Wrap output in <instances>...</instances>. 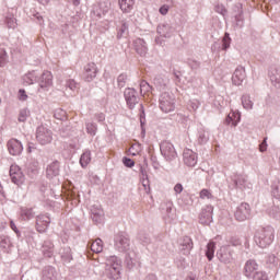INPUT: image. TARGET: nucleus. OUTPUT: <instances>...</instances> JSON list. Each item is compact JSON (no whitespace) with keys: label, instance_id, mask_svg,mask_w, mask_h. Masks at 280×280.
Listing matches in <instances>:
<instances>
[{"label":"nucleus","instance_id":"6e6d98bb","mask_svg":"<svg viewBox=\"0 0 280 280\" xmlns=\"http://www.w3.org/2000/svg\"><path fill=\"white\" fill-rule=\"evenodd\" d=\"M145 280H156L155 273H149Z\"/></svg>","mask_w":280,"mask_h":280},{"label":"nucleus","instance_id":"b1692460","mask_svg":"<svg viewBox=\"0 0 280 280\" xmlns=\"http://www.w3.org/2000/svg\"><path fill=\"white\" fill-rule=\"evenodd\" d=\"M54 243H51V241H45L44 245H43V252L44 255H46L47 257H51L52 253H54Z\"/></svg>","mask_w":280,"mask_h":280},{"label":"nucleus","instance_id":"7c9ffc66","mask_svg":"<svg viewBox=\"0 0 280 280\" xmlns=\"http://www.w3.org/2000/svg\"><path fill=\"white\" fill-rule=\"evenodd\" d=\"M35 213L33 209H22L21 217L24 221H30L31 218H34Z\"/></svg>","mask_w":280,"mask_h":280},{"label":"nucleus","instance_id":"680f3d73","mask_svg":"<svg viewBox=\"0 0 280 280\" xmlns=\"http://www.w3.org/2000/svg\"><path fill=\"white\" fill-rule=\"evenodd\" d=\"M187 280H195V279L190 278V279H187Z\"/></svg>","mask_w":280,"mask_h":280},{"label":"nucleus","instance_id":"c85d7f7f","mask_svg":"<svg viewBox=\"0 0 280 280\" xmlns=\"http://www.w3.org/2000/svg\"><path fill=\"white\" fill-rule=\"evenodd\" d=\"M91 249L92 252H103L104 249V244H103V241H101V237H97L96 241H94L92 244H91Z\"/></svg>","mask_w":280,"mask_h":280},{"label":"nucleus","instance_id":"4c0bfd02","mask_svg":"<svg viewBox=\"0 0 280 280\" xmlns=\"http://www.w3.org/2000/svg\"><path fill=\"white\" fill-rule=\"evenodd\" d=\"M270 215H272V218H276L277 221H280V208L275 207V209L270 211Z\"/></svg>","mask_w":280,"mask_h":280},{"label":"nucleus","instance_id":"de8ad7c7","mask_svg":"<svg viewBox=\"0 0 280 280\" xmlns=\"http://www.w3.org/2000/svg\"><path fill=\"white\" fill-rule=\"evenodd\" d=\"M243 106L246 107L247 109H250L253 107V103L252 101H247V97H245L243 101Z\"/></svg>","mask_w":280,"mask_h":280},{"label":"nucleus","instance_id":"f257e3e1","mask_svg":"<svg viewBox=\"0 0 280 280\" xmlns=\"http://www.w3.org/2000/svg\"><path fill=\"white\" fill-rule=\"evenodd\" d=\"M254 240L258 247H268L273 243L275 240V230L271 225L266 228H258L254 235Z\"/></svg>","mask_w":280,"mask_h":280},{"label":"nucleus","instance_id":"a19ab883","mask_svg":"<svg viewBox=\"0 0 280 280\" xmlns=\"http://www.w3.org/2000/svg\"><path fill=\"white\" fill-rule=\"evenodd\" d=\"M67 85H68V88H70L71 91H78L79 85H78L77 81L70 80V81H68Z\"/></svg>","mask_w":280,"mask_h":280},{"label":"nucleus","instance_id":"4be33fe9","mask_svg":"<svg viewBox=\"0 0 280 280\" xmlns=\"http://www.w3.org/2000/svg\"><path fill=\"white\" fill-rule=\"evenodd\" d=\"M234 182H235V186L240 187L241 189H246V187H250L248 177H246L245 175H238V177H236Z\"/></svg>","mask_w":280,"mask_h":280},{"label":"nucleus","instance_id":"dca6fc26","mask_svg":"<svg viewBox=\"0 0 280 280\" xmlns=\"http://www.w3.org/2000/svg\"><path fill=\"white\" fill-rule=\"evenodd\" d=\"M160 108L163 109V112H173V109H175V105L168 95L161 97Z\"/></svg>","mask_w":280,"mask_h":280},{"label":"nucleus","instance_id":"f03ea898","mask_svg":"<svg viewBox=\"0 0 280 280\" xmlns=\"http://www.w3.org/2000/svg\"><path fill=\"white\" fill-rule=\"evenodd\" d=\"M122 261L119 257L110 256L106 259L105 272L108 279L118 280L121 276Z\"/></svg>","mask_w":280,"mask_h":280},{"label":"nucleus","instance_id":"bb28decb","mask_svg":"<svg viewBox=\"0 0 280 280\" xmlns=\"http://www.w3.org/2000/svg\"><path fill=\"white\" fill-rule=\"evenodd\" d=\"M141 174H142V186L144 187L145 191L149 194L151 191V186H150V179L148 177V173L141 168Z\"/></svg>","mask_w":280,"mask_h":280},{"label":"nucleus","instance_id":"bf43d9fd","mask_svg":"<svg viewBox=\"0 0 280 280\" xmlns=\"http://www.w3.org/2000/svg\"><path fill=\"white\" fill-rule=\"evenodd\" d=\"M2 191H3V187L2 185H0V194H2Z\"/></svg>","mask_w":280,"mask_h":280},{"label":"nucleus","instance_id":"423d86ee","mask_svg":"<svg viewBox=\"0 0 280 280\" xmlns=\"http://www.w3.org/2000/svg\"><path fill=\"white\" fill-rule=\"evenodd\" d=\"M250 215L249 203H240V207L235 211V218L237 221H246Z\"/></svg>","mask_w":280,"mask_h":280},{"label":"nucleus","instance_id":"f3484780","mask_svg":"<svg viewBox=\"0 0 280 280\" xmlns=\"http://www.w3.org/2000/svg\"><path fill=\"white\" fill-rule=\"evenodd\" d=\"M60 174V163L58 161H55L46 168V175L49 178L57 177Z\"/></svg>","mask_w":280,"mask_h":280},{"label":"nucleus","instance_id":"e2e57ef3","mask_svg":"<svg viewBox=\"0 0 280 280\" xmlns=\"http://www.w3.org/2000/svg\"><path fill=\"white\" fill-rule=\"evenodd\" d=\"M279 163H280V160H279Z\"/></svg>","mask_w":280,"mask_h":280},{"label":"nucleus","instance_id":"a18cd8bd","mask_svg":"<svg viewBox=\"0 0 280 280\" xmlns=\"http://www.w3.org/2000/svg\"><path fill=\"white\" fill-rule=\"evenodd\" d=\"M86 129H88V132L89 133H95V131H96V125H93V122H89L88 125H86Z\"/></svg>","mask_w":280,"mask_h":280},{"label":"nucleus","instance_id":"49530a36","mask_svg":"<svg viewBox=\"0 0 280 280\" xmlns=\"http://www.w3.org/2000/svg\"><path fill=\"white\" fill-rule=\"evenodd\" d=\"M27 97H28V95H27L26 91H24L23 88H21V90L19 91V98L23 100V102H24V100H27Z\"/></svg>","mask_w":280,"mask_h":280},{"label":"nucleus","instance_id":"58836bf2","mask_svg":"<svg viewBox=\"0 0 280 280\" xmlns=\"http://www.w3.org/2000/svg\"><path fill=\"white\" fill-rule=\"evenodd\" d=\"M272 194L273 197L280 199V182H278L277 185L273 186Z\"/></svg>","mask_w":280,"mask_h":280},{"label":"nucleus","instance_id":"393cba45","mask_svg":"<svg viewBox=\"0 0 280 280\" xmlns=\"http://www.w3.org/2000/svg\"><path fill=\"white\" fill-rule=\"evenodd\" d=\"M44 279L55 280L56 279V269L54 267H46L43 271Z\"/></svg>","mask_w":280,"mask_h":280},{"label":"nucleus","instance_id":"c756f323","mask_svg":"<svg viewBox=\"0 0 280 280\" xmlns=\"http://www.w3.org/2000/svg\"><path fill=\"white\" fill-rule=\"evenodd\" d=\"M215 254V243H208L207 245V250H206V256L208 259H213Z\"/></svg>","mask_w":280,"mask_h":280},{"label":"nucleus","instance_id":"7ed1b4c3","mask_svg":"<svg viewBox=\"0 0 280 280\" xmlns=\"http://www.w3.org/2000/svg\"><path fill=\"white\" fill-rule=\"evenodd\" d=\"M10 177L15 185H23L25 182V175H23V172L19 165H11Z\"/></svg>","mask_w":280,"mask_h":280},{"label":"nucleus","instance_id":"ea45409f","mask_svg":"<svg viewBox=\"0 0 280 280\" xmlns=\"http://www.w3.org/2000/svg\"><path fill=\"white\" fill-rule=\"evenodd\" d=\"M230 44H231V37L228 33H225L223 37V48L228 49L230 47Z\"/></svg>","mask_w":280,"mask_h":280},{"label":"nucleus","instance_id":"f8f14e48","mask_svg":"<svg viewBox=\"0 0 280 280\" xmlns=\"http://www.w3.org/2000/svg\"><path fill=\"white\" fill-rule=\"evenodd\" d=\"M218 257L220 261H223L224 264H230L233 259L231 247H228V246L220 247L218 252Z\"/></svg>","mask_w":280,"mask_h":280},{"label":"nucleus","instance_id":"6e6552de","mask_svg":"<svg viewBox=\"0 0 280 280\" xmlns=\"http://www.w3.org/2000/svg\"><path fill=\"white\" fill-rule=\"evenodd\" d=\"M257 261H255V259H248L244 267L245 276H247V279L255 280V273H257Z\"/></svg>","mask_w":280,"mask_h":280},{"label":"nucleus","instance_id":"9d476101","mask_svg":"<svg viewBox=\"0 0 280 280\" xmlns=\"http://www.w3.org/2000/svg\"><path fill=\"white\" fill-rule=\"evenodd\" d=\"M125 97L130 109H133V107L139 103L133 88H127V91H125Z\"/></svg>","mask_w":280,"mask_h":280},{"label":"nucleus","instance_id":"473e14b6","mask_svg":"<svg viewBox=\"0 0 280 280\" xmlns=\"http://www.w3.org/2000/svg\"><path fill=\"white\" fill-rule=\"evenodd\" d=\"M128 31H129V25L127 23L122 22L120 27H118L117 37H124V35H126V33H128Z\"/></svg>","mask_w":280,"mask_h":280},{"label":"nucleus","instance_id":"412c9836","mask_svg":"<svg viewBox=\"0 0 280 280\" xmlns=\"http://www.w3.org/2000/svg\"><path fill=\"white\" fill-rule=\"evenodd\" d=\"M238 121H241V114L240 112H230V114L226 117V122L232 124V127H236Z\"/></svg>","mask_w":280,"mask_h":280},{"label":"nucleus","instance_id":"9b49d317","mask_svg":"<svg viewBox=\"0 0 280 280\" xmlns=\"http://www.w3.org/2000/svg\"><path fill=\"white\" fill-rule=\"evenodd\" d=\"M115 247L119 252H127L128 249H130L129 237H126L125 235H119L118 237H116Z\"/></svg>","mask_w":280,"mask_h":280},{"label":"nucleus","instance_id":"ddd939ff","mask_svg":"<svg viewBox=\"0 0 280 280\" xmlns=\"http://www.w3.org/2000/svg\"><path fill=\"white\" fill-rule=\"evenodd\" d=\"M97 69L96 63H88V66L84 69L83 78L84 81H93V78H96Z\"/></svg>","mask_w":280,"mask_h":280},{"label":"nucleus","instance_id":"e433bc0d","mask_svg":"<svg viewBox=\"0 0 280 280\" xmlns=\"http://www.w3.org/2000/svg\"><path fill=\"white\" fill-rule=\"evenodd\" d=\"M254 280H268L267 273H265L264 271H257L254 276Z\"/></svg>","mask_w":280,"mask_h":280},{"label":"nucleus","instance_id":"4468645a","mask_svg":"<svg viewBox=\"0 0 280 280\" xmlns=\"http://www.w3.org/2000/svg\"><path fill=\"white\" fill-rule=\"evenodd\" d=\"M161 152L164 153V155H167L168 158H174L176 155L175 148L171 141H162L160 143Z\"/></svg>","mask_w":280,"mask_h":280},{"label":"nucleus","instance_id":"4d7b16f0","mask_svg":"<svg viewBox=\"0 0 280 280\" xmlns=\"http://www.w3.org/2000/svg\"><path fill=\"white\" fill-rule=\"evenodd\" d=\"M10 225H11V228H12V231H14L15 233H18V228H16L14 221H11V222H10Z\"/></svg>","mask_w":280,"mask_h":280},{"label":"nucleus","instance_id":"1a4fd4ad","mask_svg":"<svg viewBox=\"0 0 280 280\" xmlns=\"http://www.w3.org/2000/svg\"><path fill=\"white\" fill-rule=\"evenodd\" d=\"M212 212H213V207L208 206L206 209L201 210V213L199 214V221L202 223V225H210L212 223Z\"/></svg>","mask_w":280,"mask_h":280},{"label":"nucleus","instance_id":"2f4dec72","mask_svg":"<svg viewBox=\"0 0 280 280\" xmlns=\"http://www.w3.org/2000/svg\"><path fill=\"white\" fill-rule=\"evenodd\" d=\"M194 244L191 243L190 237H186L184 245H182V249H184V255H189L190 249H192Z\"/></svg>","mask_w":280,"mask_h":280},{"label":"nucleus","instance_id":"052dcab7","mask_svg":"<svg viewBox=\"0 0 280 280\" xmlns=\"http://www.w3.org/2000/svg\"><path fill=\"white\" fill-rule=\"evenodd\" d=\"M42 129H44V127H39V128L37 129V131L39 132V131H42Z\"/></svg>","mask_w":280,"mask_h":280},{"label":"nucleus","instance_id":"aec40b11","mask_svg":"<svg viewBox=\"0 0 280 280\" xmlns=\"http://www.w3.org/2000/svg\"><path fill=\"white\" fill-rule=\"evenodd\" d=\"M119 9L124 13H130L135 7V0H118Z\"/></svg>","mask_w":280,"mask_h":280},{"label":"nucleus","instance_id":"8fccbe9b","mask_svg":"<svg viewBox=\"0 0 280 280\" xmlns=\"http://www.w3.org/2000/svg\"><path fill=\"white\" fill-rule=\"evenodd\" d=\"M166 213L168 214V218H173V203H168V207L166 209Z\"/></svg>","mask_w":280,"mask_h":280},{"label":"nucleus","instance_id":"a878e982","mask_svg":"<svg viewBox=\"0 0 280 280\" xmlns=\"http://www.w3.org/2000/svg\"><path fill=\"white\" fill-rule=\"evenodd\" d=\"M91 161H92L91 151H85L84 153H82L80 158V164L82 165V167H86V165H89Z\"/></svg>","mask_w":280,"mask_h":280},{"label":"nucleus","instance_id":"864d4df0","mask_svg":"<svg viewBox=\"0 0 280 280\" xmlns=\"http://www.w3.org/2000/svg\"><path fill=\"white\" fill-rule=\"evenodd\" d=\"M183 189H184V187L180 184H177L174 187L175 194H180V191H183Z\"/></svg>","mask_w":280,"mask_h":280},{"label":"nucleus","instance_id":"09e8293b","mask_svg":"<svg viewBox=\"0 0 280 280\" xmlns=\"http://www.w3.org/2000/svg\"><path fill=\"white\" fill-rule=\"evenodd\" d=\"M267 148H268L267 141H261L259 143V151H261V152L267 151Z\"/></svg>","mask_w":280,"mask_h":280},{"label":"nucleus","instance_id":"39448f33","mask_svg":"<svg viewBox=\"0 0 280 280\" xmlns=\"http://www.w3.org/2000/svg\"><path fill=\"white\" fill-rule=\"evenodd\" d=\"M52 83L54 75L51 71H44L38 80L39 88L44 89V91H48Z\"/></svg>","mask_w":280,"mask_h":280},{"label":"nucleus","instance_id":"2eb2a0df","mask_svg":"<svg viewBox=\"0 0 280 280\" xmlns=\"http://www.w3.org/2000/svg\"><path fill=\"white\" fill-rule=\"evenodd\" d=\"M246 78V71L243 67H238L237 69H235L233 75H232V82L235 85H242L243 81Z\"/></svg>","mask_w":280,"mask_h":280},{"label":"nucleus","instance_id":"13d9d810","mask_svg":"<svg viewBox=\"0 0 280 280\" xmlns=\"http://www.w3.org/2000/svg\"><path fill=\"white\" fill-rule=\"evenodd\" d=\"M35 148L33 142L28 143V153H32L33 149Z\"/></svg>","mask_w":280,"mask_h":280},{"label":"nucleus","instance_id":"37998d69","mask_svg":"<svg viewBox=\"0 0 280 280\" xmlns=\"http://www.w3.org/2000/svg\"><path fill=\"white\" fill-rule=\"evenodd\" d=\"M23 82H24V84H26V85H31L32 83H34L33 78H32V74H31V73H27L26 75H24Z\"/></svg>","mask_w":280,"mask_h":280},{"label":"nucleus","instance_id":"5fc2aeb1","mask_svg":"<svg viewBox=\"0 0 280 280\" xmlns=\"http://www.w3.org/2000/svg\"><path fill=\"white\" fill-rule=\"evenodd\" d=\"M144 88H150V85H149V83H147V81H142L140 83V91H141V93H143Z\"/></svg>","mask_w":280,"mask_h":280},{"label":"nucleus","instance_id":"72a5a7b5","mask_svg":"<svg viewBox=\"0 0 280 280\" xmlns=\"http://www.w3.org/2000/svg\"><path fill=\"white\" fill-rule=\"evenodd\" d=\"M8 62V52L5 49H0V67H5Z\"/></svg>","mask_w":280,"mask_h":280},{"label":"nucleus","instance_id":"c9c22d12","mask_svg":"<svg viewBox=\"0 0 280 280\" xmlns=\"http://www.w3.org/2000/svg\"><path fill=\"white\" fill-rule=\"evenodd\" d=\"M27 117H30V109H21L19 115V121H26Z\"/></svg>","mask_w":280,"mask_h":280},{"label":"nucleus","instance_id":"5701e85b","mask_svg":"<svg viewBox=\"0 0 280 280\" xmlns=\"http://www.w3.org/2000/svg\"><path fill=\"white\" fill-rule=\"evenodd\" d=\"M0 247L4 252H10L12 247V243L10 241V237L8 235H0Z\"/></svg>","mask_w":280,"mask_h":280},{"label":"nucleus","instance_id":"79ce46f5","mask_svg":"<svg viewBox=\"0 0 280 280\" xmlns=\"http://www.w3.org/2000/svg\"><path fill=\"white\" fill-rule=\"evenodd\" d=\"M122 163L127 167H133L135 161L131 160V158H122Z\"/></svg>","mask_w":280,"mask_h":280},{"label":"nucleus","instance_id":"3c124183","mask_svg":"<svg viewBox=\"0 0 280 280\" xmlns=\"http://www.w3.org/2000/svg\"><path fill=\"white\" fill-rule=\"evenodd\" d=\"M168 11H170L168 5H161L160 13H162L163 15H166Z\"/></svg>","mask_w":280,"mask_h":280},{"label":"nucleus","instance_id":"cd10ccee","mask_svg":"<svg viewBox=\"0 0 280 280\" xmlns=\"http://www.w3.org/2000/svg\"><path fill=\"white\" fill-rule=\"evenodd\" d=\"M141 151H142V145L140 141H135V143H131L129 149V153H131V155H138L139 153H141Z\"/></svg>","mask_w":280,"mask_h":280},{"label":"nucleus","instance_id":"6ab92c4d","mask_svg":"<svg viewBox=\"0 0 280 280\" xmlns=\"http://www.w3.org/2000/svg\"><path fill=\"white\" fill-rule=\"evenodd\" d=\"M8 149L12 155H19L23 151V145L21 141H9Z\"/></svg>","mask_w":280,"mask_h":280},{"label":"nucleus","instance_id":"a211bd4d","mask_svg":"<svg viewBox=\"0 0 280 280\" xmlns=\"http://www.w3.org/2000/svg\"><path fill=\"white\" fill-rule=\"evenodd\" d=\"M92 219L95 223H103L104 221V209L102 207H92L91 209Z\"/></svg>","mask_w":280,"mask_h":280},{"label":"nucleus","instance_id":"c03bdc74","mask_svg":"<svg viewBox=\"0 0 280 280\" xmlns=\"http://www.w3.org/2000/svg\"><path fill=\"white\" fill-rule=\"evenodd\" d=\"M128 75H126L125 73H120V75H118V84L120 86H124L126 81H127Z\"/></svg>","mask_w":280,"mask_h":280},{"label":"nucleus","instance_id":"20e7f679","mask_svg":"<svg viewBox=\"0 0 280 280\" xmlns=\"http://www.w3.org/2000/svg\"><path fill=\"white\" fill-rule=\"evenodd\" d=\"M183 162L188 167H194L198 163V155L191 149H185L183 154Z\"/></svg>","mask_w":280,"mask_h":280},{"label":"nucleus","instance_id":"f704fd0d","mask_svg":"<svg viewBox=\"0 0 280 280\" xmlns=\"http://www.w3.org/2000/svg\"><path fill=\"white\" fill-rule=\"evenodd\" d=\"M200 199H213L212 191L210 189H201Z\"/></svg>","mask_w":280,"mask_h":280},{"label":"nucleus","instance_id":"603ef678","mask_svg":"<svg viewBox=\"0 0 280 280\" xmlns=\"http://www.w3.org/2000/svg\"><path fill=\"white\" fill-rule=\"evenodd\" d=\"M142 112H141V115H140V121H141V125L143 127V124L145 121V110L143 109V107H141Z\"/></svg>","mask_w":280,"mask_h":280},{"label":"nucleus","instance_id":"0eeeda50","mask_svg":"<svg viewBox=\"0 0 280 280\" xmlns=\"http://www.w3.org/2000/svg\"><path fill=\"white\" fill-rule=\"evenodd\" d=\"M49 223H51L50 215H47V214L37 215L36 228L39 233H45V231H47Z\"/></svg>","mask_w":280,"mask_h":280}]
</instances>
